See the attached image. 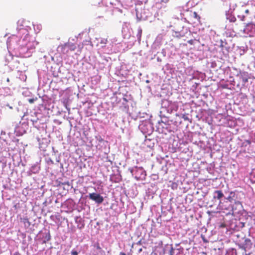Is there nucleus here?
Wrapping results in <instances>:
<instances>
[{
	"mask_svg": "<svg viewBox=\"0 0 255 255\" xmlns=\"http://www.w3.org/2000/svg\"><path fill=\"white\" fill-rule=\"evenodd\" d=\"M62 47L64 49L67 48L68 50H69L70 51H74L76 48V46L74 43L68 42V43L64 44L62 46Z\"/></svg>",
	"mask_w": 255,
	"mask_h": 255,
	"instance_id": "nucleus-5",
	"label": "nucleus"
},
{
	"mask_svg": "<svg viewBox=\"0 0 255 255\" xmlns=\"http://www.w3.org/2000/svg\"><path fill=\"white\" fill-rule=\"evenodd\" d=\"M168 1H169V0H162V2H166Z\"/></svg>",
	"mask_w": 255,
	"mask_h": 255,
	"instance_id": "nucleus-22",
	"label": "nucleus"
},
{
	"mask_svg": "<svg viewBox=\"0 0 255 255\" xmlns=\"http://www.w3.org/2000/svg\"><path fill=\"white\" fill-rule=\"evenodd\" d=\"M252 245L253 244L251 240L248 238H245L244 242L238 244L239 248L243 250L245 253H246L248 250L252 248Z\"/></svg>",
	"mask_w": 255,
	"mask_h": 255,
	"instance_id": "nucleus-1",
	"label": "nucleus"
},
{
	"mask_svg": "<svg viewBox=\"0 0 255 255\" xmlns=\"http://www.w3.org/2000/svg\"><path fill=\"white\" fill-rule=\"evenodd\" d=\"M22 220V219H21ZM22 222L23 224H24L25 226L28 227L30 225V222H29V220L27 218H25L22 219Z\"/></svg>",
	"mask_w": 255,
	"mask_h": 255,
	"instance_id": "nucleus-9",
	"label": "nucleus"
},
{
	"mask_svg": "<svg viewBox=\"0 0 255 255\" xmlns=\"http://www.w3.org/2000/svg\"><path fill=\"white\" fill-rule=\"evenodd\" d=\"M238 17L242 20L245 21L247 20L246 15L245 14H238Z\"/></svg>",
	"mask_w": 255,
	"mask_h": 255,
	"instance_id": "nucleus-11",
	"label": "nucleus"
},
{
	"mask_svg": "<svg viewBox=\"0 0 255 255\" xmlns=\"http://www.w3.org/2000/svg\"><path fill=\"white\" fill-rule=\"evenodd\" d=\"M237 77L239 78L241 84L243 86H244L248 82L249 79V76L247 72H240L239 74H238Z\"/></svg>",
	"mask_w": 255,
	"mask_h": 255,
	"instance_id": "nucleus-4",
	"label": "nucleus"
},
{
	"mask_svg": "<svg viewBox=\"0 0 255 255\" xmlns=\"http://www.w3.org/2000/svg\"><path fill=\"white\" fill-rule=\"evenodd\" d=\"M191 17L196 19L198 21H200V16L198 14V13L196 11H194L191 13Z\"/></svg>",
	"mask_w": 255,
	"mask_h": 255,
	"instance_id": "nucleus-8",
	"label": "nucleus"
},
{
	"mask_svg": "<svg viewBox=\"0 0 255 255\" xmlns=\"http://www.w3.org/2000/svg\"><path fill=\"white\" fill-rule=\"evenodd\" d=\"M65 184H66V183H62L63 185H65Z\"/></svg>",
	"mask_w": 255,
	"mask_h": 255,
	"instance_id": "nucleus-26",
	"label": "nucleus"
},
{
	"mask_svg": "<svg viewBox=\"0 0 255 255\" xmlns=\"http://www.w3.org/2000/svg\"><path fill=\"white\" fill-rule=\"evenodd\" d=\"M78 252L77 251H76L73 250L71 252V255H78Z\"/></svg>",
	"mask_w": 255,
	"mask_h": 255,
	"instance_id": "nucleus-17",
	"label": "nucleus"
},
{
	"mask_svg": "<svg viewBox=\"0 0 255 255\" xmlns=\"http://www.w3.org/2000/svg\"><path fill=\"white\" fill-rule=\"evenodd\" d=\"M6 81H7V82H9V79L8 78H7V79H6Z\"/></svg>",
	"mask_w": 255,
	"mask_h": 255,
	"instance_id": "nucleus-23",
	"label": "nucleus"
},
{
	"mask_svg": "<svg viewBox=\"0 0 255 255\" xmlns=\"http://www.w3.org/2000/svg\"><path fill=\"white\" fill-rule=\"evenodd\" d=\"M107 39H104L101 40V43L103 44H106L107 42Z\"/></svg>",
	"mask_w": 255,
	"mask_h": 255,
	"instance_id": "nucleus-19",
	"label": "nucleus"
},
{
	"mask_svg": "<svg viewBox=\"0 0 255 255\" xmlns=\"http://www.w3.org/2000/svg\"><path fill=\"white\" fill-rule=\"evenodd\" d=\"M219 207L222 210H226V211H232V206L231 205V203L229 201L225 200L223 201H220L219 203Z\"/></svg>",
	"mask_w": 255,
	"mask_h": 255,
	"instance_id": "nucleus-2",
	"label": "nucleus"
},
{
	"mask_svg": "<svg viewBox=\"0 0 255 255\" xmlns=\"http://www.w3.org/2000/svg\"><path fill=\"white\" fill-rule=\"evenodd\" d=\"M240 86V84L239 83L237 84V86Z\"/></svg>",
	"mask_w": 255,
	"mask_h": 255,
	"instance_id": "nucleus-25",
	"label": "nucleus"
},
{
	"mask_svg": "<svg viewBox=\"0 0 255 255\" xmlns=\"http://www.w3.org/2000/svg\"><path fill=\"white\" fill-rule=\"evenodd\" d=\"M254 21L252 20V19H250V20H248V22L246 24V26H249L250 25H251V24H254Z\"/></svg>",
	"mask_w": 255,
	"mask_h": 255,
	"instance_id": "nucleus-14",
	"label": "nucleus"
},
{
	"mask_svg": "<svg viewBox=\"0 0 255 255\" xmlns=\"http://www.w3.org/2000/svg\"><path fill=\"white\" fill-rule=\"evenodd\" d=\"M214 193L216 194V195H214L213 197V198L215 199L220 200L224 197V194L221 190H216Z\"/></svg>",
	"mask_w": 255,
	"mask_h": 255,
	"instance_id": "nucleus-6",
	"label": "nucleus"
},
{
	"mask_svg": "<svg viewBox=\"0 0 255 255\" xmlns=\"http://www.w3.org/2000/svg\"><path fill=\"white\" fill-rule=\"evenodd\" d=\"M120 255H126V253H123V252H121L120 253Z\"/></svg>",
	"mask_w": 255,
	"mask_h": 255,
	"instance_id": "nucleus-21",
	"label": "nucleus"
},
{
	"mask_svg": "<svg viewBox=\"0 0 255 255\" xmlns=\"http://www.w3.org/2000/svg\"><path fill=\"white\" fill-rule=\"evenodd\" d=\"M141 34H142V29L141 28H139L138 30V33H137V35L139 41H140V40H141Z\"/></svg>",
	"mask_w": 255,
	"mask_h": 255,
	"instance_id": "nucleus-12",
	"label": "nucleus"
},
{
	"mask_svg": "<svg viewBox=\"0 0 255 255\" xmlns=\"http://www.w3.org/2000/svg\"><path fill=\"white\" fill-rule=\"evenodd\" d=\"M239 10L241 12H244L246 15L249 13V10L248 9H245L244 6H242Z\"/></svg>",
	"mask_w": 255,
	"mask_h": 255,
	"instance_id": "nucleus-10",
	"label": "nucleus"
},
{
	"mask_svg": "<svg viewBox=\"0 0 255 255\" xmlns=\"http://www.w3.org/2000/svg\"><path fill=\"white\" fill-rule=\"evenodd\" d=\"M89 197L91 200L94 201L98 204H101L104 201L103 197L100 194L96 193H90Z\"/></svg>",
	"mask_w": 255,
	"mask_h": 255,
	"instance_id": "nucleus-3",
	"label": "nucleus"
},
{
	"mask_svg": "<svg viewBox=\"0 0 255 255\" xmlns=\"http://www.w3.org/2000/svg\"><path fill=\"white\" fill-rule=\"evenodd\" d=\"M250 255V253H249V254H246V253L245 254V255Z\"/></svg>",
	"mask_w": 255,
	"mask_h": 255,
	"instance_id": "nucleus-24",
	"label": "nucleus"
},
{
	"mask_svg": "<svg viewBox=\"0 0 255 255\" xmlns=\"http://www.w3.org/2000/svg\"><path fill=\"white\" fill-rule=\"evenodd\" d=\"M230 22H235L236 20V18L234 16H230L228 18Z\"/></svg>",
	"mask_w": 255,
	"mask_h": 255,
	"instance_id": "nucleus-13",
	"label": "nucleus"
},
{
	"mask_svg": "<svg viewBox=\"0 0 255 255\" xmlns=\"http://www.w3.org/2000/svg\"><path fill=\"white\" fill-rule=\"evenodd\" d=\"M187 42H188L189 44H191V45H192V44H193V43H194V40H193V39L189 40H188V41H187Z\"/></svg>",
	"mask_w": 255,
	"mask_h": 255,
	"instance_id": "nucleus-20",
	"label": "nucleus"
},
{
	"mask_svg": "<svg viewBox=\"0 0 255 255\" xmlns=\"http://www.w3.org/2000/svg\"><path fill=\"white\" fill-rule=\"evenodd\" d=\"M37 99V98H35V99H34V98H32V99H28V102L30 103V104H32L34 103V102Z\"/></svg>",
	"mask_w": 255,
	"mask_h": 255,
	"instance_id": "nucleus-16",
	"label": "nucleus"
},
{
	"mask_svg": "<svg viewBox=\"0 0 255 255\" xmlns=\"http://www.w3.org/2000/svg\"><path fill=\"white\" fill-rule=\"evenodd\" d=\"M235 196V193L233 191H231L230 193L229 196L227 198H226L225 200L232 203V201L234 200Z\"/></svg>",
	"mask_w": 255,
	"mask_h": 255,
	"instance_id": "nucleus-7",
	"label": "nucleus"
},
{
	"mask_svg": "<svg viewBox=\"0 0 255 255\" xmlns=\"http://www.w3.org/2000/svg\"><path fill=\"white\" fill-rule=\"evenodd\" d=\"M95 246L96 247V249L97 250H101V248L100 247V245H99V243H97Z\"/></svg>",
	"mask_w": 255,
	"mask_h": 255,
	"instance_id": "nucleus-18",
	"label": "nucleus"
},
{
	"mask_svg": "<svg viewBox=\"0 0 255 255\" xmlns=\"http://www.w3.org/2000/svg\"><path fill=\"white\" fill-rule=\"evenodd\" d=\"M182 118L185 120V121H189V118L186 115L183 114L182 116Z\"/></svg>",
	"mask_w": 255,
	"mask_h": 255,
	"instance_id": "nucleus-15",
	"label": "nucleus"
}]
</instances>
